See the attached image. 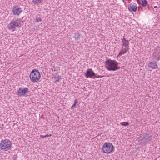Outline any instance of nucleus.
<instances>
[{"label": "nucleus", "instance_id": "20e7f679", "mask_svg": "<svg viewBox=\"0 0 160 160\" xmlns=\"http://www.w3.org/2000/svg\"><path fill=\"white\" fill-rule=\"evenodd\" d=\"M29 90L27 87L23 86L19 88L17 92V94L19 97L24 96L26 97L28 96Z\"/></svg>", "mask_w": 160, "mask_h": 160}, {"label": "nucleus", "instance_id": "f8f14e48", "mask_svg": "<svg viewBox=\"0 0 160 160\" xmlns=\"http://www.w3.org/2000/svg\"><path fill=\"white\" fill-rule=\"evenodd\" d=\"M129 6L133 11L135 12L137 11L138 6L136 3H130Z\"/></svg>", "mask_w": 160, "mask_h": 160}, {"label": "nucleus", "instance_id": "aec40b11", "mask_svg": "<svg viewBox=\"0 0 160 160\" xmlns=\"http://www.w3.org/2000/svg\"><path fill=\"white\" fill-rule=\"evenodd\" d=\"M17 156L16 155H14L13 156V158L14 159V160H15L17 158Z\"/></svg>", "mask_w": 160, "mask_h": 160}, {"label": "nucleus", "instance_id": "2eb2a0df", "mask_svg": "<svg viewBox=\"0 0 160 160\" xmlns=\"http://www.w3.org/2000/svg\"><path fill=\"white\" fill-rule=\"evenodd\" d=\"M44 0H33L32 2L34 4H38L42 3Z\"/></svg>", "mask_w": 160, "mask_h": 160}, {"label": "nucleus", "instance_id": "5701e85b", "mask_svg": "<svg viewBox=\"0 0 160 160\" xmlns=\"http://www.w3.org/2000/svg\"><path fill=\"white\" fill-rule=\"evenodd\" d=\"M49 136L47 134V135H45L44 136V137H48V136Z\"/></svg>", "mask_w": 160, "mask_h": 160}, {"label": "nucleus", "instance_id": "dca6fc26", "mask_svg": "<svg viewBox=\"0 0 160 160\" xmlns=\"http://www.w3.org/2000/svg\"><path fill=\"white\" fill-rule=\"evenodd\" d=\"M141 5L143 7H145L147 5V1L146 0H141Z\"/></svg>", "mask_w": 160, "mask_h": 160}, {"label": "nucleus", "instance_id": "423d86ee", "mask_svg": "<svg viewBox=\"0 0 160 160\" xmlns=\"http://www.w3.org/2000/svg\"><path fill=\"white\" fill-rule=\"evenodd\" d=\"M21 24L18 19L16 20L11 21L8 25L7 27L9 30H11L14 31L15 30L16 27L19 28Z\"/></svg>", "mask_w": 160, "mask_h": 160}, {"label": "nucleus", "instance_id": "f3484780", "mask_svg": "<svg viewBox=\"0 0 160 160\" xmlns=\"http://www.w3.org/2000/svg\"><path fill=\"white\" fill-rule=\"evenodd\" d=\"M120 124L123 126H127L129 125L128 122H122L120 123Z\"/></svg>", "mask_w": 160, "mask_h": 160}, {"label": "nucleus", "instance_id": "4468645a", "mask_svg": "<svg viewBox=\"0 0 160 160\" xmlns=\"http://www.w3.org/2000/svg\"><path fill=\"white\" fill-rule=\"evenodd\" d=\"M74 38L76 40H79L80 38V34L77 32H76L74 34Z\"/></svg>", "mask_w": 160, "mask_h": 160}, {"label": "nucleus", "instance_id": "9d476101", "mask_svg": "<svg viewBox=\"0 0 160 160\" xmlns=\"http://www.w3.org/2000/svg\"><path fill=\"white\" fill-rule=\"evenodd\" d=\"M122 41L121 46L125 47H129V40H126L125 38H123L121 39Z\"/></svg>", "mask_w": 160, "mask_h": 160}, {"label": "nucleus", "instance_id": "9b49d317", "mask_svg": "<svg viewBox=\"0 0 160 160\" xmlns=\"http://www.w3.org/2000/svg\"><path fill=\"white\" fill-rule=\"evenodd\" d=\"M122 49L119 52L118 55L121 56L122 55L124 54L129 49V47L124 48V47L123 46H122Z\"/></svg>", "mask_w": 160, "mask_h": 160}, {"label": "nucleus", "instance_id": "6ab92c4d", "mask_svg": "<svg viewBox=\"0 0 160 160\" xmlns=\"http://www.w3.org/2000/svg\"><path fill=\"white\" fill-rule=\"evenodd\" d=\"M36 21L37 22H41V18H39L37 17L36 18Z\"/></svg>", "mask_w": 160, "mask_h": 160}, {"label": "nucleus", "instance_id": "bb28decb", "mask_svg": "<svg viewBox=\"0 0 160 160\" xmlns=\"http://www.w3.org/2000/svg\"><path fill=\"white\" fill-rule=\"evenodd\" d=\"M156 7H157V6H154V8H156Z\"/></svg>", "mask_w": 160, "mask_h": 160}, {"label": "nucleus", "instance_id": "f257e3e1", "mask_svg": "<svg viewBox=\"0 0 160 160\" xmlns=\"http://www.w3.org/2000/svg\"><path fill=\"white\" fill-rule=\"evenodd\" d=\"M104 63L108 71H116L120 68L118 66V62L115 60L108 59L106 60Z\"/></svg>", "mask_w": 160, "mask_h": 160}, {"label": "nucleus", "instance_id": "1a4fd4ad", "mask_svg": "<svg viewBox=\"0 0 160 160\" xmlns=\"http://www.w3.org/2000/svg\"><path fill=\"white\" fill-rule=\"evenodd\" d=\"M152 136L147 133L144 135L142 141L146 142H148L150 141L152 139Z\"/></svg>", "mask_w": 160, "mask_h": 160}, {"label": "nucleus", "instance_id": "412c9836", "mask_svg": "<svg viewBox=\"0 0 160 160\" xmlns=\"http://www.w3.org/2000/svg\"><path fill=\"white\" fill-rule=\"evenodd\" d=\"M60 81L59 79L58 78V79H56L55 81V82L56 83L57 82H59Z\"/></svg>", "mask_w": 160, "mask_h": 160}, {"label": "nucleus", "instance_id": "a211bd4d", "mask_svg": "<svg viewBox=\"0 0 160 160\" xmlns=\"http://www.w3.org/2000/svg\"><path fill=\"white\" fill-rule=\"evenodd\" d=\"M77 99H75V100L74 103L72 105V106L71 107L72 108H73L76 106V103H77Z\"/></svg>", "mask_w": 160, "mask_h": 160}, {"label": "nucleus", "instance_id": "c756f323", "mask_svg": "<svg viewBox=\"0 0 160 160\" xmlns=\"http://www.w3.org/2000/svg\"><path fill=\"white\" fill-rule=\"evenodd\" d=\"M128 9H129V7L128 8Z\"/></svg>", "mask_w": 160, "mask_h": 160}, {"label": "nucleus", "instance_id": "4be33fe9", "mask_svg": "<svg viewBox=\"0 0 160 160\" xmlns=\"http://www.w3.org/2000/svg\"><path fill=\"white\" fill-rule=\"evenodd\" d=\"M127 1H128V2L130 3L131 2V0H126Z\"/></svg>", "mask_w": 160, "mask_h": 160}, {"label": "nucleus", "instance_id": "c85d7f7f", "mask_svg": "<svg viewBox=\"0 0 160 160\" xmlns=\"http://www.w3.org/2000/svg\"><path fill=\"white\" fill-rule=\"evenodd\" d=\"M42 136H43V137H44V136L42 135Z\"/></svg>", "mask_w": 160, "mask_h": 160}, {"label": "nucleus", "instance_id": "39448f33", "mask_svg": "<svg viewBox=\"0 0 160 160\" xmlns=\"http://www.w3.org/2000/svg\"><path fill=\"white\" fill-rule=\"evenodd\" d=\"M102 150L104 153L109 154L114 151V148L111 143L106 142L103 145Z\"/></svg>", "mask_w": 160, "mask_h": 160}, {"label": "nucleus", "instance_id": "f03ea898", "mask_svg": "<svg viewBox=\"0 0 160 160\" xmlns=\"http://www.w3.org/2000/svg\"><path fill=\"white\" fill-rule=\"evenodd\" d=\"M12 145L11 142L8 139L2 140L0 143V150L3 151L10 149Z\"/></svg>", "mask_w": 160, "mask_h": 160}, {"label": "nucleus", "instance_id": "cd10ccee", "mask_svg": "<svg viewBox=\"0 0 160 160\" xmlns=\"http://www.w3.org/2000/svg\"><path fill=\"white\" fill-rule=\"evenodd\" d=\"M42 136H43V137H44V136L42 135Z\"/></svg>", "mask_w": 160, "mask_h": 160}, {"label": "nucleus", "instance_id": "0eeeda50", "mask_svg": "<svg viewBox=\"0 0 160 160\" xmlns=\"http://www.w3.org/2000/svg\"><path fill=\"white\" fill-rule=\"evenodd\" d=\"M12 9V14L16 16H19L20 14L22 12V8L18 5L13 6Z\"/></svg>", "mask_w": 160, "mask_h": 160}, {"label": "nucleus", "instance_id": "ddd939ff", "mask_svg": "<svg viewBox=\"0 0 160 160\" xmlns=\"http://www.w3.org/2000/svg\"><path fill=\"white\" fill-rule=\"evenodd\" d=\"M148 67L152 69H155L158 68V66L156 62H152L149 63Z\"/></svg>", "mask_w": 160, "mask_h": 160}, {"label": "nucleus", "instance_id": "7ed1b4c3", "mask_svg": "<svg viewBox=\"0 0 160 160\" xmlns=\"http://www.w3.org/2000/svg\"><path fill=\"white\" fill-rule=\"evenodd\" d=\"M29 76L32 82H38L39 79L41 75L38 70L34 69L31 72Z\"/></svg>", "mask_w": 160, "mask_h": 160}, {"label": "nucleus", "instance_id": "6e6552de", "mask_svg": "<svg viewBox=\"0 0 160 160\" xmlns=\"http://www.w3.org/2000/svg\"><path fill=\"white\" fill-rule=\"evenodd\" d=\"M84 75L88 78H95L97 77L96 75L91 68H89L87 70L86 72L84 73Z\"/></svg>", "mask_w": 160, "mask_h": 160}, {"label": "nucleus", "instance_id": "a878e982", "mask_svg": "<svg viewBox=\"0 0 160 160\" xmlns=\"http://www.w3.org/2000/svg\"><path fill=\"white\" fill-rule=\"evenodd\" d=\"M99 77H100L99 76H98V78H99Z\"/></svg>", "mask_w": 160, "mask_h": 160}, {"label": "nucleus", "instance_id": "393cba45", "mask_svg": "<svg viewBox=\"0 0 160 160\" xmlns=\"http://www.w3.org/2000/svg\"><path fill=\"white\" fill-rule=\"evenodd\" d=\"M122 0V1L124 3V2H125L124 1V0Z\"/></svg>", "mask_w": 160, "mask_h": 160}, {"label": "nucleus", "instance_id": "b1692460", "mask_svg": "<svg viewBox=\"0 0 160 160\" xmlns=\"http://www.w3.org/2000/svg\"><path fill=\"white\" fill-rule=\"evenodd\" d=\"M137 1L138 2H138L139 1V0H137Z\"/></svg>", "mask_w": 160, "mask_h": 160}]
</instances>
